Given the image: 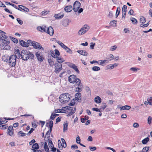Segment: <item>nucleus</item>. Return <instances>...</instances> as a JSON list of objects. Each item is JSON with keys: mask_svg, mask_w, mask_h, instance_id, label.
Returning <instances> with one entry per match:
<instances>
[{"mask_svg": "<svg viewBox=\"0 0 152 152\" xmlns=\"http://www.w3.org/2000/svg\"><path fill=\"white\" fill-rule=\"evenodd\" d=\"M20 56L22 59L24 61H27L29 58L32 59L34 57V55L31 52L26 50H22Z\"/></svg>", "mask_w": 152, "mask_h": 152, "instance_id": "f257e3e1", "label": "nucleus"}, {"mask_svg": "<svg viewBox=\"0 0 152 152\" xmlns=\"http://www.w3.org/2000/svg\"><path fill=\"white\" fill-rule=\"evenodd\" d=\"M71 97V95L68 93L63 94L60 96L59 101L61 103H66L70 100Z\"/></svg>", "mask_w": 152, "mask_h": 152, "instance_id": "f03ea898", "label": "nucleus"}, {"mask_svg": "<svg viewBox=\"0 0 152 152\" xmlns=\"http://www.w3.org/2000/svg\"><path fill=\"white\" fill-rule=\"evenodd\" d=\"M0 40H2V42L1 45V48L2 49L9 50L10 47L9 45V41H6L4 39H3L1 37L0 38Z\"/></svg>", "mask_w": 152, "mask_h": 152, "instance_id": "7ed1b4c3", "label": "nucleus"}, {"mask_svg": "<svg viewBox=\"0 0 152 152\" xmlns=\"http://www.w3.org/2000/svg\"><path fill=\"white\" fill-rule=\"evenodd\" d=\"M80 3L78 1H76L74 3L73 9L74 11L75 12H77L78 13H80L83 11V9L82 8H80L79 10L78 9L80 7Z\"/></svg>", "mask_w": 152, "mask_h": 152, "instance_id": "20e7f679", "label": "nucleus"}, {"mask_svg": "<svg viewBox=\"0 0 152 152\" xmlns=\"http://www.w3.org/2000/svg\"><path fill=\"white\" fill-rule=\"evenodd\" d=\"M69 81L71 83L76 84L80 83V80L76 76L74 75H71L68 77Z\"/></svg>", "mask_w": 152, "mask_h": 152, "instance_id": "39448f33", "label": "nucleus"}, {"mask_svg": "<svg viewBox=\"0 0 152 152\" xmlns=\"http://www.w3.org/2000/svg\"><path fill=\"white\" fill-rule=\"evenodd\" d=\"M17 56L12 55L10 56L9 59L8 63L12 67H14L16 63V58Z\"/></svg>", "mask_w": 152, "mask_h": 152, "instance_id": "423d86ee", "label": "nucleus"}, {"mask_svg": "<svg viewBox=\"0 0 152 152\" xmlns=\"http://www.w3.org/2000/svg\"><path fill=\"white\" fill-rule=\"evenodd\" d=\"M89 26L86 25H84L78 32L79 35H82L85 34L89 30Z\"/></svg>", "mask_w": 152, "mask_h": 152, "instance_id": "0eeeda50", "label": "nucleus"}, {"mask_svg": "<svg viewBox=\"0 0 152 152\" xmlns=\"http://www.w3.org/2000/svg\"><path fill=\"white\" fill-rule=\"evenodd\" d=\"M31 44V45L35 49L39 50L42 49V50H44V48H42L40 44L35 41H32Z\"/></svg>", "mask_w": 152, "mask_h": 152, "instance_id": "6e6552de", "label": "nucleus"}, {"mask_svg": "<svg viewBox=\"0 0 152 152\" xmlns=\"http://www.w3.org/2000/svg\"><path fill=\"white\" fill-rule=\"evenodd\" d=\"M62 69L61 64H56L55 65V72L56 73H58Z\"/></svg>", "mask_w": 152, "mask_h": 152, "instance_id": "1a4fd4ad", "label": "nucleus"}, {"mask_svg": "<svg viewBox=\"0 0 152 152\" xmlns=\"http://www.w3.org/2000/svg\"><path fill=\"white\" fill-rule=\"evenodd\" d=\"M75 86H77L76 88L75 92H79L82 91V88L83 87V85L81 83V80L80 81V83H76Z\"/></svg>", "mask_w": 152, "mask_h": 152, "instance_id": "9d476101", "label": "nucleus"}, {"mask_svg": "<svg viewBox=\"0 0 152 152\" xmlns=\"http://www.w3.org/2000/svg\"><path fill=\"white\" fill-rule=\"evenodd\" d=\"M68 65L69 67L73 69L77 73H79L80 71L78 69L77 66L75 64L70 63H68Z\"/></svg>", "mask_w": 152, "mask_h": 152, "instance_id": "9b49d317", "label": "nucleus"}, {"mask_svg": "<svg viewBox=\"0 0 152 152\" xmlns=\"http://www.w3.org/2000/svg\"><path fill=\"white\" fill-rule=\"evenodd\" d=\"M49 34L50 36H52L54 33L53 29L51 26L47 27L46 32Z\"/></svg>", "mask_w": 152, "mask_h": 152, "instance_id": "f8f14e48", "label": "nucleus"}, {"mask_svg": "<svg viewBox=\"0 0 152 152\" xmlns=\"http://www.w3.org/2000/svg\"><path fill=\"white\" fill-rule=\"evenodd\" d=\"M118 107L120 109V110L121 111L128 110L130 109L131 108V106L127 105H126L121 107L119 105H118Z\"/></svg>", "mask_w": 152, "mask_h": 152, "instance_id": "ddd939ff", "label": "nucleus"}, {"mask_svg": "<svg viewBox=\"0 0 152 152\" xmlns=\"http://www.w3.org/2000/svg\"><path fill=\"white\" fill-rule=\"evenodd\" d=\"M71 108H69L68 109L69 113L67 115V116H69L71 115H72L73 113H74L76 110V108L75 107L73 108L71 107Z\"/></svg>", "mask_w": 152, "mask_h": 152, "instance_id": "4468645a", "label": "nucleus"}, {"mask_svg": "<svg viewBox=\"0 0 152 152\" xmlns=\"http://www.w3.org/2000/svg\"><path fill=\"white\" fill-rule=\"evenodd\" d=\"M69 108H71V107L69 106L63 107L61 109L60 113H66L68 112V109Z\"/></svg>", "mask_w": 152, "mask_h": 152, "instance_id": "2eb2a0df", "label": "nucleus"}, {"mask_svg": "<svg viewBox=\"0 0 152 152\" xmlns=\"http://www.w3.org/2000/svg\"><path fill=\"white\" fill-rule=\"evenodd\" d=\"M7 134L10 136H12L13 134V129L12 126H10L7 130Z\"/></svg>", "mask_w": 152, "mask_h": 152, "instance_id": "dca6fc26", "label": "nucleus"}, {"mask_svg": "<svg viewBox=\"0 0 152 152\" xmlns=\"http://www.w3.org/2000/svg\"><path fill=\"white\" fill-rule=\"evenodd\" d=\"M118 65L117 63H115L113 64H110L106 66L107 69H112L114 68V67H116Z\"/></svg>", "mask_w": 152, "mask_h": 152, "instance_id": "f3484780", "label": "nucleus"}, {"mask_svg": "<svg viewBox=\"0 0 152 152\" xmlns=\"http://www.w3.org/2000/svg\"><path fill=\"white\" fill-rule=\"evenodd\" d=\"M37 57L39 61H43V58L42 55H40V53L37 52L36 54Z\"/></svg>", "mask_w": 152, "mask_h": 152, "instance_id": "a211bd4d", "label": "nucleus"}, {"mask_svg": "<svg viewBox=\"0 0 152 152\" xmlns=\"http://www.w3.org/2000/svg\"><path fill=\"white\" fill-rule=\"evenodd\" d=\"M70 20L68 19H65L62 22V25L64 27L67 26L69 25Z\"/></svg>", "mask_w": 152, "mask_h": 152, "instance_id": "6ab92c4d", "label": "nucleus"}, {"mask_svg": "<svg viewBox=\"0 0 152 152\" xmlns=\"http://www.w3.org/2000/svg\"><path fill=\"white\" fill-rule=\"evenodd\" d=\"M75 98L78 102H80L81 100V94L79 92L75 94Z\"/></svg>", "mask_w": 152, "mask_h": 152, "instance_id": "aec40b11", "label": "nucleus"}, {"mask_svg": "<svg viewBox=\"0 0 152 152\" xmlns=\"http://www.w3.org/2000/svg\"><path fill=\"white\" fill-rule=\"evenodd\" d=\"M77 52L80 54L84 56H87L88 53L85 51L83 50H79L77 51Z\"/></svg>", "mask_w": 152, "mask_h": 152, "instance_id": "412c9836", "label": "nucleus"}, {"mask_svg": "<svg viewBox=\"0 0 152 152\" xmlns=\"http://www.w3.org/2000/svg\"><path fill=\"white\" fill-rule=\"evenodd\" d=\"M65 11L67 12H69L72 10V6L69 5L66 6L64 8Z\"/></svg>", "mask_w": 152, "mask_h": 152, "instance_id": "4be33fe9", "label": "nucleus"}, {"mask_svg": "<svg viewBox=\"0 0 152 152\" xmlns=\"http://www.w3.org/2000/svg\"><path fill=\"white\" fill-rule=\"evenodd\" d=\"M47 27L44 26H39L37 27L38 30L41 31L42 32H46Z\"/></svg>", "mask_w": 152, "mask_h": 152, "instance_id": "5701e85b", "label": "nucleus"}, {"mask_svg": "<svg viewBox=\"0 0 152 152\" xmlns=\"http://www.w3.org/2000/svg\"><path fill=\"white\" fill-rule=\"evenodd\" d=\"M107 58L106 60H99L98 61V64L99 65L103 66V64L105 63H108V61L107 60Z\"/></svg>", "mask_w": 152, "mask_h": 152, "instance_id": "b1692460", "label": "nucleus"}, {"mask_svg": "<svg viewBox=\"0 0 152 152\" xmlns=\"http://www.w3.org/2000/svg\"><path fill=\"white\" fill-rule=\"evenodd\" d=\"M10 58L8 55H6L2 56V59L4 61L8 63Z\"/></svg>", "mask_w": 152, "mask_h": 152, "instance_id": "393cba45", "label": "nucleus"}, {"mask_svg": "<svg viewBox=\"0 0 152 152\" xmlns=\"http://www.w3.org/2000/svg\"><path fill=\"white\" fill-rule=\"evenodd\" d=\"M64 16V14H61V13H58L57 14H55L54 15V17L57 19H61Z\"/></svg>", "mask_w": 152, "mask_h": 152, "instance_id": "a878e982", "label": "nucleus"}, {"mask_svg": "<svg viewBox=\"0 0 152 152\" xmlns=\"http://www.w3.org/2000/svg\"><path fill=\"white\" fill-rule=\"evenodd\" d=\"M68 123L66 121H65L63 124V132H65L67 130Z\"/></svg>", "mask_w": 152, "mask_h": 152, "instance_id": "bb28decb", "label": "nucleus"}, {"mask_svg": "<svg viewBox=\"0 0 152 152\" xmlns=\"http://www.w3.org/2000/svg\"><path fill=\"white\" fill-rule=\"evenodd\" d=\"M20 44L22 46L25 47H28V43L25 42L23 40H21L20 41Z\"/></svg>", "mask_w": 152, "mask_h": 152, "instance_id": "cd10ccee", "label": "nucleus"}, {"mask_svg": "<svg viewBox=\"0 0 152 152\" xmlns=\"http://www.w3.org/2000/svg\"><path fill=\"white\" fill-rule=\"evenodd\" d=\"M94 101L96 103H100L102 101L101 99L99 96H97L95 98Z\"/></svg>", "mask_w": 152, "mask_h": 152, "instance_id": "c85d7f7f", "label": "nucleus"}, {"mask_svg": "<svg viewBox=\"0 0 152 152\" xmlns=\"http://www.w3.org/2000/svg\"><path fill=\"white\" fill-rule=\"evenodd\" d=\"M18 7H19L20 9H21L22 10H24L25 11L28 12L29 11V9L23 6L22 5H18Z\"/></svg>", "mask_w": 152, "mask_h": 152, "instance_id": "c756f323", "label": "nucleus"}, {"mask_svg": "<svg viewBox=\"0 0 152 152\" xmlns=\"http://www.w3.org/2000/svg\"><path fill=\"white\" fill-rule=\"evenodd\" d=\"M56 60L57 61L58 64H61L64 61V59L61 57H58Z\"/></svg>", "mask_w": 152, "mask_h": 152, "instance_id": "7c9ffc66", "label": "nucleus"}, {"mask_svg": "<svg viewBox=\"0 0 152 152\" xmlns=\"http://www.w3.org/2000/svg\"><path fill=\"white\" fill-rule=\"evenodd\" d=\"M149 140V138L148 137H147L143 139L142 140V142L143 144H146Z\"/></svg>", "mask_w": 152, "mask_h": 152, "instance_id": "2f4dec72", "label": "nucleus"}, {"mask_svg": "<svg viewBox=\"0 0 152 152\" xmlns=\"http://www.w3.org/2000/svg\"><path fill=\"white\" fill-rule=\"evenodd\" d=\"M116 21L115 20L111 21L110 22V26L113 27H116Z\"/></svg>", "mask_w": 152, "mask_h": 152, "instance_id": "473e14b6", "label": "nucleus"}, {"mask_svg": "<svg viewBox=\"0 0 152 152\" xmlns=\"http://www.w3.org/2000/svg\"><path fill=\"white\" fill-rule=\"evenodd\" d=\"M44 148L45 151L47 152H49V149L47 143L46 142H44Z\"/></svg>", "mask_w": 152, "mask_h": 152, "instance_id": "72a5a7b5", "label": "nucleus"}, {"mask_svg": "<svg viewBox=\"0 0 152 152\" xmlns=\"http://www.w3.org/2000/svg\"><path fill=\"white\" fill-rule=\"evenodd\" d=\"M58 115V114L52 113L50 117V119L52 120H54L56 117Z\"/></svg>", "mask_w": 152, "mask_h": 152, "instance_id": "f704fd0d", "label": "nucleus"}, {"mask_svg": "<svg viewBox=\"0 0 152 152\" xmlns=\"http://www.w3.org/2000/svg\"><path fill=\"white\" fill-rule=\"evenodd\" d=\"M20 53V52L18 49L16 50L15 52V56H17V57L18 56V57H19V58H20V56L21 53Z\"/></svg>", "mask_w": 152, "mask_h": 152, "instance_id": "c9c22d12", "label": "nucleus"}, {"mask_svg": "<svg viewBox=\"0 0 152 152\" xmlns=\"http://www.w3.org/2000/svg\"><path fill=\"white\" fill-rule=\"evenodd\" d=\"M121 10V9L120 7H118L115 13V16L116 18H117L118 15H119Z\"/></svg>", "mask_w": 152, "mask_h": 152, "instance_id": "e433bc0d", "label": "nucleus"}, {"mask_svg": "<svg viewBox=\"0 0 152 152\" xmlns=\"http://www.w3.org/2000/svg\"><path fill=\"white\" fill-rule=\"evenodd\" d=\"M61 140L62 143V144L63 145L62 146L64 148L66 147V144L65 140L63 138H61Z\"/></svg>", "mask_w": 152, "mask_h": 152, "instance_id": "4c0bfd02", "label": "nucleus"}, {"mask_svg": "<svg viewBox=\"0 0 152 152\" xmlns=\"http://www.w3.org/2000/svg\"><path fill=\"white\" fill-rule=\"evenodd\" d=\"M92 70L94 71H98L100 70V68L97 66H94L92 68Z\"/></svg>", "mask_w": 152, "mask_h": 152, "instance_id": "58836bf2", "label": "nucleus"}, {"mask_svg": "<svg viewBox=\"0 0 152 152\" xmlns=\"http://www.w3.org/2000/svg\"><path fill=\"white\" fill-rule=\"evenodd\" d=\"M32 148L35 149H38L39 148V146L38 144L35 143L32 146Z\"/></svg>", "mask_w": 152, "mask_h": 152, "instance_id": "ea45409f", "label": "nucleus"}, {"mask_svg": "<svg viewBox=\"0 0 152 152\" xmlns=\"http://www.w3.org/2000/svg\"><path fill=\"white\" fill-rule=\"evenodd\" d=\"M130 20L132 21V23L134 24H135L137 23V19L134 18H130Z\"/></svg>", "mask_w": 152, "mask_h": 152, "instance_id": "a19ab883", "label": "nucleus"}, {"mask_svg": "<svg viewBox=\"0 0 152 152\" xmlns=\"http://www.w3.org/2000/svg\"><path fill=\"white\" fill-rule=\"evenodd\" d=\"M140 23H144L146 21L145 18L144 17H142L140 18Z\"/></svg>", "mask_w": 152, "mask_h": 152, "instance_id": "79ce46f5", "label": "nucleus"}, {"mask_svg": "<svg viewBox=\"0 0 152 152\" xmlns=\"http://www.w3.org/2000/svg\"><path fill=\"white\" fill-rule=\"evenodd\" d=\"M18 135H20V136L21 137H24L26 136V134L25 133H23L22 131H19L18 133Z\"/></svg>", "mask_w": 152, "mask_h": 152, "instance_id": "37998d69", "label": "nucleus"}, {"mask_svg": "<svg viewBox=\"0 0 152 152\" xmlns=\"http://www.w3.org/2000/svg\"><path fill=\"white\" fill-rule=\"evenodd\" d=\"M107 105L105 103H103L102 104V105L100 107V109H101L102 111L106 107Z\"/></svg>", "mask_w": 152, "mask_h": 152, "instance_id": "c03bdc74", "label": "nucleus"}, {"mask_svg": "<svg viewBox=\"0 0 152 152\" xmlns=\"http://www.w3.org/2000/svg\"><path fill=\"white\" fill-rule=\"evenodd\" d=\"M52 130V129L50 128L49 130L47 132L45 135L48 137H50V133L51 132Z\"/></svg>", "mask_w": 152, "mask_h": 152, "instance_id": "a18cd8bd", "label": "nucleus"}, {"mask_svg": "<svg viewBox=\"0 0 152 152\" xmlns=\"http://www.w3.org/2000/svg\"><path fill=\"white\" fill-rule=\"evenodd\" d=\"M48 62L50 66H53L54 65V62L51 59H48Z\"/></svg>", "mask_w": 152, "mask_h": 152, "instance_id": "49530a36", "label": "nucleus"}, {"mask_svg": "<svg viewBox=\"0 0 152 152\" xmlns=\"http://www.w3.org/2000/svg\"><path fill=\"white\" fill-rule=\"evenodd\" d=\"M127 7L126 5H124L122 8V12H126L127 11Z\"/></svg>", "mask_w": 152, "mask_h": 152, "instance_id": "de8ad7c7", "label": "nucleus"}, {"mask_svg": "<svg viewBox=\"0 0 152 152\" xmlns=\"http://www.w3.org/2000/svg\"><path fill=\"white\" fill-rule=\"evenodd\" d=\"M1 31V36L3 37V38H4V39H7V37L5 34V33L4 32V31Z\"/></svg>", "mask_w": 152, "mask_h": 152, "instance_id": "09e8293b", "label": "nucleus"}, {"mask_svg": "<svg viewBox=\"0 0 152 152\" xmlns=\"http://www.w3.org/2000/svg\"><path fill=\"white\" fill-rule=\"evenodd\" d=\"M58 146L59 148L60 149H62L63 147L62 146L63 145H62V143L61 142V141L60 140H58Z\"/></svg>", "mask_w": 152, "mask_h": 152, "instance_id": "8fccbe9b", "label": "nucleus"}, {"mask_svg": "<svg viewBox=\"0 0 152 152\" xmlns=\"http://www.w3.org/2000/svg\"><path fill=\"white\" fill-rule=\"evenodd\" d=\"M149 147H145L142 150V152H148L149 149Z\"/></svg>", "mask_w": 152, "mask_h": 152, "instance_id": "3c124183", "label": "nucleus"}, {"mask_svg": "<svg viewBox=\"0 0 152 152\" xmlns=\"http://www.w3.org/2000/svg\"><path fill=\"white\" fill-rule=\"evenodd\" d=\"M92 110L93 111H96V112H99L100 113H101L102 111V110H101V109L100 108L99 109L96 108H93L92 109Z\"/></svg>", "mask_w": 152, "mask_h": 152, "instance_id": "603ef678", "label": "nucleus"}, {"mask_svg": "<svg viewBox=\"0 0 152 152\" xmlns=\"http://www.w3.org/2000/svg\"><path fill=\"white\" fill-rule=\"evenodd\" d=\"M147 101L149 104L150 105H152V97H150L149 98H148Z\"/></svg>", "mask_w": 152, "mask_h": 152, "instance_id": "864d4df0", "label": "nucleus"}, {"mask_svg": "<svg viewBox=\"0 0 152 152\" xmlns=\"http://www.w3.org/2000/svg\"><path fill=\"white\" fill-rule=\"evenodd\" d=\"M149 22H148L146 24H141L140 25V26L142 27H143V28H144V27H147L149 25Z\"/></svg>", "mask_w": 152, "mask_h": 152, "instance_id": "5fc2aeb1", "label": "nucleus"}, {"mask_svg": "<svg viewBox=\"0 0 152 152\" xmlns=\"http://www.w3.org/2000/svg\"><path fill=\"white\" fill-rule=\"evenodd\" d=\"M11 39L15 43H17L18 42V40L15 38L12 37Z\"/></svg>", "mask_w": 152, "mask_h": 152, "instance_id": "6e6d98bb", "label": "nucleus"}, {"mask_svg": "<svg viewBox=\"0 0 152 152\" xmlns=\"http://www.w3.org/2000/svg\"><path fill=\"white\" fill-rule=\"evenodd\" d=\"M152 121V117L151 116H149L148 119V123L149 124H151Z\"/></svg>", "mask_w": 152, "mask_h": 152, "instance_id": "4d7b16f0", "label": "nucleus"}, {"mask_svg": "<svg viewBox=\"0 0 152 152\" xmlns=\"http://www.w3.org/2000/svg\"><path fill=\"white\" fill-rule=\"evenodd\" d=\"M53 125V123L52 121H50L49 122V128H50L52 129Z\"/></svg>", "mask_w": 152, "mask_h": 152, "instance_id": "13d9d810", "label": "nucleus"}, {"mask_svg": "<svg viewBox=\"0 0 152 152\" xmlns=\"http://www.w3.org/2000/svg\"><path fill=\"white\" fill-rule=\"evenodd\" d=\"M117 46L116 45H114L111 47L110 50L111 51H114L115 50Z\"/></svg>", "mask_w": 152, "mask_h": 152, "instance_id": "bf43d9fd", "label": "nucleus"}, {"mask_svg": "<svg viewBox=\"0 0 152 152\" xmlns=\"http://www.w3.org/2000/svg\"><path fill=\"white\" fill-rule=\"evenodd\" d=\"M66 50L67 53H69L70 54H72V53L71 50L68 47L67 48Z\"/></svg>", "mask_w": 152, "mask_h": 152, "instance_id": "052dcab7", "label": "nucleus"}, {"mask_svg": "<svg viewBox=\"0 0 152 152\" xmlns=\"http://www.w3.org/2000/svg\"><path fill=\"white\" fill-rule=\"evenodd\" d=\"M89 148L90 150L92 151H94L96 149V148L95 147L90 146Z\"/></svg>", "mask_w": 152, "mask_h": 152, "instance_id": "680f3d73", "label": "nucleus"}, {"mask_svg": "<svg viewBox=\"0 0 152 152\" xmlns=\"http://www.w3.org/2000/svg\"><path fill=\"white\" fill-rule=\"evenodd\" d=\"M95 45V43L91 42L90 44V45L91 48L92 49H94V46Z\"/></svg>", "mask_w": 152, "mask_h": 152, "instance_id": "e2e57ef3", "label": "nucleus"}, {"mask_svg": "<svg viewBox=\"0 0 152 152\" xmlns=\"http://www.w3.org/2000/svg\"><path fill=\"white\" fill-rule=\"evenodd\" d=\"M17 20L20 24L22 25L23 24V21L22 20H20V18H17Z\"/></svg>", "mask_w": 152, "mask_h": 152, "instance_id": "0e129e2a", "label": "nucleus"}, {"mask_svg": "<svg viewBox=\"0 0 152 152\" xmlns=\"http://www.w3.org/2000/svg\"><path fill=\"white\" fill-rule=\"evenodd\" d=\"M133 126L134 128H137L139 127V125L138 123H135L133 124Z\"/></svg>", "mask_w": 152, "mask_h": 152, "instance_id": "69168bd1", "label": "nucleus"}, {"mask_svg": "<svg viewBox=\"0 0 152 152\" xmlns=\"http://www.w3.org/2000/svg\"><path fill=\"white\" fill-rule=\"evenodd\" d=\"M55 53L56 55H57L58 56H59L60 53L58 50L57 49H55Z\"/></svg>", "mask_w": 152, "mask_h": 152, "instance_id": "338daca9", "label": "nucleus"}, {"mask_svg": "<svg viewBox=\"0 0 152 152\" xmlns=\"http://www.w3.org/2000/svg\"><path fill=\"white\" fill-rule=\"evenodd\" d=\"M137 69L139 70L138 68L136 67H132L130 69V70H132L133 72H136Z\"/></svg>", "mask_w": 152, "mask_h": 152, "instance_id": "774afa93", "label": "nucleus"}]
</instances>
